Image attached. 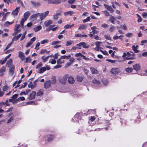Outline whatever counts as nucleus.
Returning <instances> with one entry per match:
<instances>
[{
    "instance_id": "nucleus-1",
    "label": "nucleus",
    "mask_w": 147,
    "mask_h": 147,
    "mask_svg": "<svg viewBox=\"0 0 147 147\" xmlns=\"http://www.w3.org/2000/svg\"><path fill=\"white\" fill-rule=\"evenodd\" d=\"M49 11H46L45 12L41 13H39V18L41 21L44 20L48 16Z\"/></svg>"
},
{
    "instance_id": "nucleus-2",
    "label": "nucleus",
    "mask_w": 147,
    "mask_h": 147,
    "mask_svg": "<svg viewBox=\"0 0 147 147\" xmlns=\"http://www.w3.org/2000/svg\"><path fill=\"white\" fill-rule=\"evenodd\" d=\"M51 69L50 67L48 65H46L45 66L41 67L37 70V72L40 74H42L45 71L47 70H49Z\"/></svg>"
},
{
    "instance_id": "nucleus-3",
    "label": "nucleus",
    "mask_w": 147,
    "mask_h": 147,
    "mask_svg": "<svg viewBox=\"0 0 147 147\" xmlns=\"http://www.w3.org/2000/svg\"><path fill=\"white\" fill-rule=\"evenodd\" d=\"M68 77L67 74L65 75L63 77H60L59 79V81L62 84H64L66 82V80Z\"/></svg>"
},
{
    "instance_id": "nucleus-4",
    "label": "nucleus",
    "mask_w": 147,
    "mask_h": 147,
    "mask_svg": "<svg viewBox=\"0 0 147 147\" xmlns=\"http://www.w3.org/2000/svg\"><path fill=\"white\" fill-rule=\"evenodd\" d=\"M39 13H38L32 15L30 17V20L32 21L36 20L39 16Z\"/></svg>"
},
{
    "instance_id": "nucleus-5",
    "label": "nucleus",
    "mask_w": 147,
    "mask_h": 147,
    "mask_svg": "<svg viewBox=\"0 0 147 147\" xmlns=\"http://www.w3.org/2000/svg\"><path fill=\"white\" fill-rule=\"evenodd\" d=\"M20 9V7H16L15 9L12 11L11 13V14L14 16H17Z\"/></svg>"
},
{
    "instance_id": "nucleus-6",
    "label": "nucleus",
    "mask_w": 147,
    "mask_h": 147,
    "mask_svg": "<svg viewBox=\"0 0 147 147\" xmlns=\"http://www.w3.org/2000/svg\"><path fill=\"white\" fill-rule=\"evenodd\" d=\"M15 66L13 65H11L10 66L9 70V74L10 75H12L14 71Z\"/></svg>"
},
{
    "instance_id": "nucleus-7",
    "label": "nucleus",
    "mask_w": 147,
    "mask_h": 147,
    "mask_svg": "<svg viewBox=\"0 0 147 147\" xmlns=\"http://www.w3.org/2000/svg\"><path fill=\"white\" fill-rule=\"evenodd\" d=\"M74 59L73 58H71L69 59V62L67 63L65 66V68H67L71 65L74 61Z\"/></svg>"
},
{
    "instance_id": "nucleus-8",
    "label": "nucleus",
    "mask_w": 147,
    "mask_h": 147,
    "mask_svg": "<svg viewBox=\"0 0 147 147\" xmlns=\"http://www.w3.org/2000/svg\"><path fill=\"white\" fill-rule=\"evenodd\" d=\"M76 45L78 46H82L84 48H88L89 46V45H87L85 42H83L77 44Z\"/></svg>"
},
{
    "instance_id": "nucleus-9",
    "label": "nucleus",
    "mask_w": 147,
    "mask_h": 147,
    "mask_svg": "<svg viewBox=\"0 0 147 147\" xmlns=\"http://www.w3.org/2000/svg\"><path fill=\"white\" fill-rule=\"evenodd\" d=\"M119 72L120 70L117 68H113L111 71V72L114 75H115Z\"/></svg>"
},
{
    "instance_id": "nucleus-10",
    "label": "nucleus",
    "mask_w": 147,
    "mask_h": 147,
    "mask_svg": "<svg viewBox=\"0 0 147 147\" xmlns=\"http://www.w3.org/2000/svg\"><path fill=\"white\" fill-rule=\"evenodd\" d=\"M18 56L20 57L22 61H23L25 59V56L22 52L20 51L18 52Z\"/></svg>"
},
{
    "instance_id": "nucleus-11",
    "label": "nucleus",
    "mask_w": 147,
    "mask_h": 147,
    "mask_svg": "<svg viewBox=\"0 0 147 147\" xmlns=\"http://www.w3.org/2000/svg\"><path fill=\"white\" fill-rule=\"evenodd\" d=\"M53 23V21L51 20H49L45 21L44 22V25L45 26L47 27L49 26L51 24Z\"/></svg>"
},
{
    "instance_id": "nucleus-12",
    "label": "nucleus",
    "mask_w": 147,
    "mask_h": 147,
    "mask_svg": "<svg viewBox=\"0 0 147 147\" xmlns=\"http://www.w3.org/2000/svg\"><path fill=\"white\" fill-rule=\"evenodd\" d=\"M51 86V82L50 81L45 82L44 84V87L46 88H48L50 87Z\"/></svg>"
},
{
    "instance_id": "nucleus-13",
    "label": "nucleus",
    "mask_w": 147,
    "mask_h": 147,
    "mask_svg": "<svg viewBox=\"0 0 147 147\" xmlns=\"http://www.w3.org/2000/svg\"><path fill=\"white\" fill-rule=\"evenodd\" d=\"M104 6L107 10L110 11L111 13H112L114 11L113 9L112 8L111 6L105 4H104Z\"/></svg>"
},
{
    "instance_id": "nucleus-14",
    "label": "nucleus",
    "mask_w": 147,
    "mask_h": 147,
    "mask_svg": "<svg viewBox=\"0 0 147 147\" xmlns=\"http://www.w3.org/2000/svg\"><path fill=\"white\" fill-rule=\"evenodd\" d=\"M90 70L92 74H97L98 73L97 70L94 67H90Z\"/></svg>"
},
{
    "instance_id": "nucleus-15",
    "label": "nucleus",
    "mask_w": 147,
    "mask_h": 147,
    "mask_svg": "<svg viewBox=\"0 0 147 147\" xmlns=\"http://www.w3.org/2000/svg\"><path fill=\"white\" fill-rule=\"evenodd\" d=\"M54 25H51L49 27L46 29L47 31H49L50 30H52L53 31H55L57 28V27L53 28V27L54 26Z\"/></svg>"
},
{
    "instance_id": "nucleus-16",
    "label": "nucleus",
    "mask_w": 147,
    "mask_h": 147,
    "mask_svg": "<svg viewBox=\"0 0 147 147\" xmlns=\"http://www.w3.org/2000/svg\"><path fill=\"white\" fill-rule=\"evenodd\" d=\"M134 69L137 71L140 70V67L138 64H136L133 66Z\"/></svg>"
},
{
    "instance_id": "nucleus-17",
    "label": "nucleus",
    "mask_w": 147,
    "mask_h": 147,
    "mask_svg": "<svg viewBox=\"0 0 147 147\" xmlns=\"http://www.w3.org/2000/svg\"><path fill=\"white\" fill-rule=\"evenodd\" d=\"M47 140L48 141H51L54 138V136L50 134L48 135L47 136Z\"/></svg>"
},
{
    "instance_id": "nucleus-18",
    "label": "nucleus",
    "mask_w": 147,
    "mask_h": 147,
    "mask_svg": "<svg viewBox=\"0 0 147 147\" xmlns=\"http://www.w3.org/2000/svg\"><path fill=\"white\" fill-rule=\"evenodd\" d=\"M36 92L34 91L32 92L30 94L29 97V99L30 100H32L34 98L35 96Z\"/></svg>"
},
{
    "instance_id": "nucleus-19",
    "label": "nucleus",
    "mask_w": 147,
    "mask_h": 147,
    "mask_svg": "<svg viewBox=\"0 0 147 147\" xmlns=\"http://www.w3.org/2000/svg\"><path fill=\"white\" fill-rule=\"evenodd\" d=\"M22 34L21 33L19 34L16 36H14L12 39V41L13 42L17 40L22 36Z\"/></svg>"
},
{
    "instance_id": "nucleus-20",
    "label": "nucleus",
    "mask_w": 147,
    "mask_h": 147,
    "mask_svg": "<svg viewBox=\"0 0 147 147\" xmlns=\"http://www.w3.org/2000/svg\"><path fill=\"white\" fill-rule=\"evenodd\" d=\"M30 13L29 11H27L25 12L24 14V18L27 20L29 16H30Z\"/></svg>"
},
{
    "instance_id": "nucleus-21",
    "label": "nucleus",
    "mask_w": 147,
    "mask_h": 147,
    "mask_svg": "<svg viewBox=\"0 0 147 147\" xmlns=\"http://www.w3.org/2000/svg\"><path fill=\"white\" fill-rule=\"evenodd\" d=\"M87 26L86 24H82L80 25L79 28H78L79 29H86L87 28Z\"/></svg>"
},
{
    "instance_id": "nucleus-22",
    "label": "nucleus",
    "mask_w": 147,
    "mask_h": 147,
    "mask_svg": "<svg viewBox=\"0 0 147 147\" xmlns=\"http://www.w3.org/2000/svg\"><path fill=\"white\" fill-rule=\"evenodd\" d=\"M74 12L73 11H70L68 12H64L63 13V14L64 16H66L68 15L70 16H71L74 13Z\"/></svg>"
},
{
    "instance_id": "nucleus-23",
    "label": "nucleus",
    "mask_w": 147,
    "mask_h": 147,
    "mask_svg": "<svg viewBox=\"0 0 147 147\" xmlns=\"http://www.w3.org/2000/svg\"><path fill=\"white\" fill-rule=\"evenodd\" d=\"M12 59H10L8 60L6 63V66L8 67H9L11 65L12 63Z\"/></svg>"
},
{
    "instance_id": "nucleus-24",
    "label": "nucleus",
    "mask_w": 147,
    "mask_h": 147,
    "mask_svg": "<svg viewBox=\"0 0 147 147\" xmlns=\"http://www.w3.org/2000/svg\"><path fill=\"white\" fill-rule=\"evenodd\" d=\"M31 3L33 6L35 7H38L40 5L39 3L35 2L34 1H31Z\"/></svg>"
},
{
    "instance_id": "nucleus-25",
    "label": "nucleus",
    "mask_w": 147,
    "mask_h": 147,
    "mask_svg": "<svg viewBox=\"0 0 147 147\" xmlns=\"http://www.w3.org/2000/svg\"><path fill=\"white\" fill-rule=\"evenodd\" d=\"M68 81L69 83L73 84L74 82V80L72 76H70L68 78Z\"/></svg>"
},
{
    "instance_id": "nucleus-26",
    "label": "nucleus",
    "mask_w": 147,
    "mask_h": 147,
    "mask_svg": "<svg viewBox=\"0 0 147 147\" xmlns=\"http://www.w3.org/2000/svg\"><path fill=\"white\" fill-rule=\"evenodd\" d=\"M41 28L42 26H41L39 25L34 28L33 30L35 32H37L39 31Z\"/></svg>"
},
{
    "instance_id": "nucleus-27",
    "label": "nucleus",
    "mask_w": 147,
    "mask_h": 147,
    "mask_svg": "<svg viewBox=\"0 0 147 147\" xmlns=\"http://www.w3.org/2000/svg\"><path fill=\"white\" fill-rule=\"evenodd\" d=\"M9 87L7 85H5L2 87V90L3 91L5 92L8 90H10Z\"/></svg>"
},
{
    "instance_id": "nucleus-28",
    "label": "nucleus",
    "mask_w": 147,
    "mask_h": 147,
    "mask_svg": "<svg viewBox=\"0 0 147 147\" xmlns=\"http://www.w3.org/2000/svg\"><path fill=\"white\" fill-rule=\"evenodd\" d=\"M14 20H13L11 22H9L8 21H7L5 22L4 24V26H8L9 25H11L12 24L14 23Z\"/></svg>"
},
{
    "instance_id": "nucleus-29",
    "label": "nucleus",
    "mask_w": 147,
    "mask_h": 147,
    "mask_svg": "<svg viewBox=\"0 0 147 147\" xmlns=\"http://www.w3.org/2000/svg\"><path fill=\"white\" fill-rule=\"evenodd\" d=\"M115 20V19L114 17L112 16H110L109 20L111 23L114 24V21Z\"/></svg>"
},
{
    "instance_id": "nucleus-30",
    "label": "nucleus",
    "mask_w": 147,
    "mask_h": 147,
    "mask_svg": "<svg viewBox=\"0 0 147 147\" xmlns=\"http://www.w3.org/2000/svg\"><path fill=\"white\" fill-rule=\"evenodd\" d=\"M140 74L142 76H147V69L141 71Z\"/></svg>"
},
{
    "instance_id": "nucleus-31",
    "label": "nucleus",
    "mask_w": 147,
    "mask_h": 147,
    "mask_svg": "<svg viewBox=\"0 0 147 147\" xmlns=\"http://www.w3.org/2000/svg\"><path fill=\"white\" fill-rule=\"evenodd\" d=\"M28 87L29 88H31L32 89L34 88H35L36 86L35 85V84H32V82H30L28 84Z\"/></svg>"
},
{
    "instance_id": "nucleus-32",
    "label": "nucleus",
    "mask_w": 147,
    "mask_h": 147,
    "mask_svg": "<svg viewBox=\"0 0 147 147\" xmlns=\"http://www.w3.org/2000/svg\"><path fill=\"white\" fill-rule=\"evenodd\" d=\"M64 62V60L61 59V57L57 60V64H62Z\"/></svg>"
},
{
    "instance_id": "nucleus-33",
    "label": "nucleus",
    "mask_w": 147,
    "mask_h": 147,
    "mask_svg": "<svg viewBox=\"0 0 147 147\" xmlns=\"http://www.w3.org/2000/svg\"><path fill=\"white\" fill-rule=\"evenodd\" d=\"M51 56H48L47 57H44V56L42 57L41 59H42V61L43 62L45 63L47 61L48 58L50 57Z\"/></svg>"
},
{
    "instance_id": "nucleus-34",
    "label": "nucleus",
    "mask_w": 147,
    "mask_h": 147,
    "mask_svg": "<svg viewBox=\"0 0 147 147\" xmlns=\"http://www.w3.org/2000/svg\"><path fill=\"white\" fill-rule=\"evenodd\" d=\"M20 24H16L14 28V30L18 31V32H20V30H19V29L20 28Z\"/></svg>"
},
{
    "instance_id": "nucleus-35",
    "label": "nucleus",
    "mask_w": 147,
    "mask_h": 147,
    "mask_svg": "<svg viewBox=\"0 0 147 147\" xmlns=\"http://www.w3.org/2000/svg\"><path fill=\"white\" fill-rule=\"evenodd\" d=\"M43 94V91L42 90H39L37 93V96H41Z\"/></svg>"
},
{
    "instance_id": "nucleus-36",
    "label": "nucleus",
    "mask_w": 147,
    "mask_h": 147,
    "mask_svg": "<svg viewBox=\"0 0 147 147\" xmlns=\"http://www.w3.org/2000/svg\"><path fill=\"white\" fill-rule=\"evenodd\" d=\"M132 48L134 52L138 53L139 52V51L135 47V45L132 46Z\"/></svg>"
},
{
    "instance_id": "nucleus-37",
    "label": "nucleus",
    "mask_w": 147,
    "mask_h": 147,
    "mask_svg": "<svg viewBox=\"0 0 147 147\" xmlns=\"http://www.w3.org/2000/svg\"><path fill=\"white\" fill-rule=\"evenodd\" d=\"M60 15V13H58L54 15L53 16V19L55 20H57L58 18V16Z\"/></svg>"
},
{
    "instance_id": "nucleus-38",
    "label": "nucleus",
    "mask_w": 147,
    "mask_h": 147,
    "mask_svg": "<svg viewBox=\"0 0 147 147\" xmlns=\"http://www.w3.org/2000/svg\"><path fill=\"white\" fill-rule=\"evenodd\" d=\"M31 60L30 57V56L27 57L26 59V60L25 61V63H30L31 61Z\"/></svg>"
},
{
    "instance_id": "nucleus-39",
    "label": "nucleus",
    "mask_w": 147,
    "mask_h": 147,
    "mask_svg": "<svg viewBox=\"0 0 147 147\" xmlns=\"http://www.w3.org/2000/svg\"><path fill=\"white\" fill-rule=\"evenodd\" d=\"M42 63L40 62L36 65V69H39L40 68H41V67H42Z\"/></svg>"
},
{
    "instance_id": "nucleus-40",
    "label": "nucleus",
    "mask_w": 147,
    "mask_h": 147,
    "mask_svg": "<svg viewBox=\"0 0 147 147\" xmlns=\"http://www.w3.org/2000/svg\"><path fill=\"white\" fill-rule=\"evenodd\" d=\"M56 82V77L55 76H53L51 78V83L53 84H54Z\"/></svg>"
},
{
    "instance_id": "nucleus-41",
    "label": "nucleus",
    "mask_w": 147,
    "mask_h": 147,
    "mask_svg": "<svg viewBox=\"0 0 147 147\" xmlns=\"http://www.w3.org/2000/svg\"><path fill=\"white\" fill-rule=\"evenodd\" d=\"M127 56L129 57L131 56H134V54L133 52H130L127 53Z\"/></svg>"
},
{
    "instance_id": "nucleus-42",
    "label": "nucleus",
    "mask_w": 147,
    "mask_h": 147,
    "mask_svg": "<svg viewBox=\"0 0 147 147\" xmlns=\"http://www.w3.org/2000/svg\"><path fill=\"white\" fill-rule=\"evenodd\" d=\"M49 40L48 39H44L40 41L41 44H43L45 43H47L48 42Z\"/></svg>"
},
{
    "instance_id": "nucleus-43",
    "label": "nucleus",
    "mask_w": 147,
    "mask_h": 147,
    "mask_svg": "<svg viewBox=\"0 0 147 147\" xmlns=\"http://www.w3.org/2000/svg\"><path fill=\"white\" fill-rule=\"evenodd\" d=\"M5 67L4 66H3L0 69V73H2L5 72Z\"/></svg>"
},
{
    "instance_id": "nucleus-44",
    "label": "nucleus",
    "mask_w": 147,
    "mask_h": 147,
    "mask_svg": "<svg viewBox=\"0 0 147 147\" xmlns=\"http://www.w3.org/2000/svg\"><path fill=\"white\" fill-rule=\"evenodd\" d=\"M73 42V41L71 40L67 41L66 42V45L67 46H70L72 44Z\"/></svg>"
},
{
    "instance_id": "nucleus-45",
    "label": "nucleus",
    "mask_w": 147,
    "mask_h": 147,
    "mask_svg": "<svg viewBox=\"0 0 147 147\" xmlns=\"http://www.w3.org/2000/svg\"><path fill=\"white\" fill-rule=\"evenodd\" d=\"M26 34V32H24L23 33V34H22V36L20 39V41H22L24 39V38L25 37Z\"/></svg>"
},
{
    "instance_id": "nucleus-46",
    "label": "nucleus",
    "mask_w": 147,
    "mask_h": 147,
    "mask_svg": "<svg viewBox=\"0 0 147 147\" xmlns=\"http://www.w3.org/2000/svg\"><path fill=\"white\" fill-rule=\"evenodd\" d=\"M136 16H137L138 18V22H140L142 21V19L140 17V16L138 15V14H136Z\"/></svg>"
},
{
    "instance_id": "nucleus-47",
    "label": "nucleus",
    "mask_w": 147,
    "mask_h": 147,
    "mask_svg": "<svg viewBox=\"0 0 147 147\" xmlns=\"http://www.w3.org/2000/svg\"><path fill=\"white\" fill-rule=\"evenodd\" d=\"M13 42L12 41L11 42H10L9 44H8L7 46L6 47V48L5 49H4V51H5L6 50H7L12 45Z\"/></svg>"
},
{
    "instance_id": "nucleus-48",
    "label": "nucleus",
    "mask_w": 147,
    "mask_h": 147,
    "mask_svg": "<svg viewBox=\"0 0 147 147\" xmlns=\"http://www.w3.org/2000/svg\"><path fill=\"white\" fill-rule=\"evenodd\" d=\"M49 62L51 63L52 64H55L56 63V61L54 59H50L49 60Z\"/></svg>"
},
{
    "instance_id": "nucleus-49",
    "label": "nucleus",
    "mask_w": 147,
    "mask_h": 147,
    "mask_svg": "<svg viewBox=\"0 0 147 147\" xmlns=\"http://www.w3.org/2000/svg\"><path fill=\"white\" fill-rule=\"evenodd\" d=\"M121 28L124 30H127V27L126 26L125 24L121 25L120 26Z\"/></svg>"
},
{
    "instance_id": "nucleus-50",
    "label": "nucleus",
    "mask_w": 147,
    "mask_h": 147,
    "mask_svg": "<svg viewBox=\"0 0 147 147\" xmlns=\"http://www.w3.org/2000/svg\"><path fill=\"white\" fill-rule=\"evenodd\" d=\"M133 70V69L131 68H127L126 69V71L127 72H131Z\"/></svg>"
},
{
    "instance_id": "nucleus-51",
    "label": "nucleus",
    "mask_w": 147,
    "mask_h": 147,
    "mask_svg": "<svg viewBox=\"0 0 147 147\" xmlns=\"http://www.w3.org/2000/svg\"><path fill=\"white\" fill-rule=\"evenodd\" d=\"M25 100V98L24 97L22 96L20 97L19 98L17 99V100L19 101H22L24 100Z\"/></svg>"
},
{
    "instance_id": "nucleus-52",
    "label": "nucleus",
    "mask_w": 147,
    "mask_h": 147,
    "mask_svg": "<svg viewBox=\"0 0 147 147\" xmlns=\"http://www.w3.org/2000/svg\"><path fill=\"white\" fill-rule=\"evenodd\" d=\"M90 20V17H88L86 19H84L83 20V23H85L88 21H89Z\"/></svg>"
},
{
    "instance_id": "nucleus-53",
    "label": "nucleus",
    "mask_w": 147,
    "mask_h": 147,
    "mask_svg": "<svg viewBox=\"0 0 147 147\" xmlns=\"http://www.w3.org/2000/svg\"><path fill=\"white\" fill-rule=\"evenodd\" d=\"M26 20L25 19L23 18L21 20L20 23L22 26H23L24 23Z\"/></svg>"
},
{
    "instance_id": "nucleus-54",
    "label": "nucleus",
    "mask_w": 147,
    "mask_h": 147,
    "mask_svg": "<svg viewBox=\"0 0 147 147\" xmlns=\"http://www.w3.org/2000/svg\"><path fill=\"white\" fill-rule=\"evenodd\" d=\"M106 61H109L111 63H115L116 62V61L115 60H113L111 59H107Z\"/></svg>"
},
{
    "instance_id": "nucleus-55",
    "label": "nucleus",
    "mask_w": 147,
    "mask_h": 147,
    "mask_svg": "<svg viewBox=\"0 0 147 147\" xmlns=\"http://www.w3.org/2000/svg\"><path fill=\"white\" fill-rule=\"evenodd\" d=\"M102 42H96L94 43L96 45L97 47H99L100 46V44H101Z\"/></svg>"
},
{
    "instance_id": "nucleus-56",
    "label": "nucleus",
    "mask_w": 147,
    "mask_h": 147,
    "mask_svg": "<svg viewBox=\"0 0 147 147\" xmlns=\"http://www.w3.org/2000/svg\"><path fill=\"white\" fill-rule=\"evenodd\" d=\"M40 45V43L39 42H38L36 44V47H35V49H36V50H38L39 49L38 47Z\"/></svg>"
},
{
    "instance_id": "nucleus-57",
    "label": "nucleus",
    "mask_w": 147,
    "mask_h": 147,
    "mask_svg": "<svg viewBox=\"0 0 147 147\" xmlns=\"http://www.w3.org/2000/svg\"><path fill=\"white\" fill-rule=\"evenodd\" d=\"M60 42V41L59 40L57 41H53L52 42L51 44L52 45H56L57 44L59 43Z\"/></svg>"
},
{
    "instance_id": "nucleus-58",
    "label": "nucleus",
    "mask_w": 147,
    "mask_h": 147,
    "mask_svg": "<svg viewBox=\"0 0 147 147\" xmlns=\"http://www.w3.org/2000/svg\"><path fill=\"white\" fill-rule=\"evenodd\" d=\"M61 0H54V3H53L55 4H58L59 3L61 2Z\"/></svg>"
},
{
    "instance_id": "nucleus-59",
    "label": "nucleus",
    "mask_w": 147,
    "mask_h": 147,
    "mask_svg": "<svg viewBox=\"0 0 147 147\" xmlns=\"http://www.w3.org/2000/svg\"><path fill=\"white\" fill-rule=\"evenodd\" d=\"M7 59L5 58L3 60H1L0 61V63L1 65H3L7 61Z\"/></svg>"
},
{
    "instance_id": "nucleus-60",
    "label": "nucleus",
    "mask_w": 147,
    "mask_h": 147,
    "mask_svg": "<svg viewBox=\"0 0 147 147\" xmlns=\"http://www.w3.org/2000/svg\"><path fill=\"white\" fill-rule=\"evenodd\" d=\"M103 84L105 85H107L108 84V82L106 80H105L102 81Z\"/></svg>"
},
{
    "instance_id": "nucleus-61",
    "label": "nucleus",
    "mask_w": 147,
    "mask_h": 147,
    "mask_svg": "<svg viewBox=\"0 0 147 147\" xmlns=\"http://www.w3.org/2000/svg\"><path fill=\"white\" fill-rule=\"evenodd\" d=\"M77 80L79 82H81L83 80V78L82 77L78 76L77 78Z\"/></svg>"
},
{
    "instance_id": "nucleus-62",
    "label": "nucleus",
    "mask_w": 147,
    "mask_h": 147,
    "mask_svg": "<svg viewBox=\"0 0 147 147\" xmlns=\"http://www.w3.org/2000/svg\"><path fill=\"white\" fill-rule=\"evenodd\" d=\"M82 54L81 53H78L75 54V57H78L79 56L82 57Z\"/></svg>"
},
{
    "instance_id": "nucleus-63",
    "label": "nucleus",
    "mask_w": 147,
    "mask_h": 147,
    "mask_svg": "<svg viewBox=\"0 0 147 147\" xmlns=\"http://www.w3.org/2000/svg\"><path fill=\"white\" fill-rule=\"evenodd\" d=\"M132 34L131 33H128L125 34L126 36L128 37H132Z\"/></svg>"
},
{
    "instance_id": "nucleus-64",
    "label": "nucleus",
    "mask_w": 147,
    "mask_h": 147,
    "mask_svg": "<svg viewBox=\"0 0 147 147\" xmlns=\"http://www.w3.org/2000/svg\"><path fill=\"white\" fill-rule=\"evenodd\" d=\"M75 1V0H69L68 1V2L70 4H72L74 3Z\"/></svg>"
}]
</instances>
